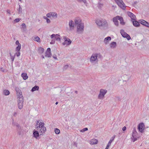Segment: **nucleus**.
Returning <instances> with one entry per match:
<instances>
[{
  "mask_svg": "<svg viewBox=\"0 0 149 149\" xmlns=\"http://www.w3.org/2000/svg\"><path fill=\"white\" fill-rule=\"evenodd\" d=\"M36 123L35 125V128L36 129L38 130L40 129L39 132L40 133V135H42L43 133L46 130V127L44 126V123L43 122L40 121V120H38L36 121Z\"/></svg>",
  "mask_w": 149,
  "mask_h": 149,
  "instance_id": "f257e3e1",
  "label": "nucleus"
},
{
  "mask_svg": "<svg viewBox=\"0 0 149 149\" xmlns=\"http://www.w3.org/2000/svg\"><path fill=\"white\" fill-rule=\"evenodd\" d=\"M95 22L99 26L104 27L108 25L107 22L105 19L102 20L97 19L96 21Z\"/></svg>",
  "mask_w": 149,
  "mask_h": 149,
  "instance_id": "f03ea898",
  "label": "nucleus"
},
{
  "mask_svg": "<svg viewBox=\"0 0 149 149\" xmlns=\"http://www.w3.org/2000/svg\"><path fill=\"white\" fill-rule=\"evenodd\" d=\"M107 92V90L103 89H100L99 94L98 96V98L100 100H103L104 97L105 95Z\"/></svg>",
  "mask_w": 149,
  "mask_h": 149,
  "instance_id": "7ed1b4c3",
  "label": "nucleus"
},
{
  "mask_svg": "<svg viewBox=\"0 0 149 149\" xmlns=\"http://www.w3.org/2000/svg\"><path fill=\"white\" fill-rule=\"evenodd\" d=\"M118 6L123 10L125 9V5L122 0H114Z\"/></svg>",
  "mask_w": 149,
  "mask_h": 149,
  "instance_id": "20e7f679",
  "label": "nucleus"
},
{
  "mask_svg": "<svg viewBox=\"0 0 149 149\" xmlns=\"http://www.w3.org/2000/svg\"><path fill=\"white\" fill-rule=\"evenodd\" d=\"M84 26L83 24H79L77 25V32L79 33H82L84 30Z\"/></svg>",
  "mask_w": 149,
  "mask_h": 149,
  "instance_id": "39448f33",
  "label": "nucleus"
},
{
  "mask_svg": "<svg viewBox=\"0 0 149 149\" xmlns=\"http://www.w3.org/2000/svg\"><path fill=\"white\" fill-rule=\"evenodd\" d=\"M138 129L140 132L143 133L145 129V126L143 123H140L138 125Z\"/></svg>",
  "mask_w": 149,
  "mask_h": 149,
  "instance_id": "423d86ee",
  "label": "nucleus"
},
{
  "mask_svg": "<svg viewBox=\"0 0 149 149\" xmlns=\"http://www.w3.org/2000/svg\"><path fill=\"white\" fill-rule=\"evenodd\" d=\"M18 107L19 109H22L23 107V97L17 99Z\"/></svg>",
  "mask_w": 149,
  "mask_h": 149,
  "instance_id": "0eeeda50",
  "label": "nucleus"
},
{
  "mask_svg": "<svg viewBox=\"0 0 149 149\" xmlns=\"http://www.w3.org/2000/svg\"><path fill=\"white\" fill-rule=\"evenodd\" d=\"M120 33L123 37L126 38L128 40H129L131 39V38L130 36L126 33L125 32L124 30L121 29L120 30Z\"/></svg>",
  "mask_w": 149,
  "mask_h": 149,
  "instance_id": "6e6552de",
  "label": "nucleus"
},
{
  "mask_svg": "<svg viewBox=\"0 0 149 149\" xmlns=\"http://www.w3.org/2000/svg\"><path fill=\"white\" fill-rule=\"evenodd\" d=\"M63 39L65 40V41L64 42H63L62 43L63 45H65L66 44L67 45H70L71 44L72 41L67 37L64 36Z\"/></svg>",
  "mask_w": 149,
  "mask_h": 149,
  "instance_id": "1a4fd4ad",
  "label": "nucleus"
},
{
  "mask_svg": "<svg viewBox=\"0 0 149 149\" xmlns=\"http://www.w3.org/2000/svg\"><path fill=\"white\" fill-rule=\"evenodd\" d=\"M15 90L17 92V98H20L23 97L22 94V92L21 90L19 89L18 87H17L15 88Z\"/></svg>",
  "mask_w": 149,
  "mask_h": 149,
  "instance_id": "9d476101",
  "label": "nucleus"
},
{
  "mask_svg": "<svg viewBox=\"0 0 149 149\" xmlns=\"http://www.w3.org/2000/svg\"><path fill=\"white\" fill-rule=\"evenodd\" d=\"M46 16L49 18H50L52 17L54 18H56L57 17V15L55 12H50L47 14Z\"/></svg>",
  "mask_w": 149,
  "mask_h": 149,
  "instance_id": "9b49d317",
  "label": "nucleus"
},
{
  "mask_svg": "<svg viewBox=\"0 0 149 149\" xmlns=\"http://www.w3.org/2000/svg\"><path fill=\"white\" fill-rule=\"evenodd\" d=\"M139 138V136H138V133L137 132L136 133H134V134H132V136L131 138L133 142H134L136 141L137 139Z\"/></svg>",
  "mask_w": 149,
  "mask_h": 149,
  "instance_id": "f8f14e48",
  "label": "nucleus"
},
{
  "mask_svg": "<svg viewBox=\"0 0 149 149\" xmlns=\"http://www.w3.org/2000/svg\"><path fill=\"white\" fill-rule=\"evenodd\" d=\"M127 14L131 19V21L135 20H136V16L133 13L130 11L127 12Z\"/></svg>",
  "mask_w": 149,
  "mask_h": 149,
  "instance_id": "ddd939ff",
  "label": "nucleus"
},
{
  "mask_svg": "<svg viewBox=\"0 0 149 149\" xmlns=\"http://www.w3.org/2000/svg\"><path fill=\"white\" fill-rule=\"evenodd\" d=\"M139 22L143 25L149 28V23L146 21L141 19L139 20Z\"/></svg>",
  "mask_w": 149,
  "mask_h": 149,
  "instance_id": "4468645a",
  "label": "nucleus"
},
{
  "mask_svg": "<svg viewBox=\"0 0 149 149\" xmlns=\"http://www.w3.org/2000/svg\"><path fill=\"white\" fill-rule=\"evenodd\" d=\"M45 57H48L49 58L51 57L52 56L51 53V49L50 48H48L45 52Z\"/></svg>",
  "mask_w": 149,
  "mask_h": 149,
  "instance_id": "2eb2a0df",
  "label": "nucleus"
},
{
  "mask_svg": "<svg viewBox=\"0 0 149 149\" xmlns=\"http://www.w3.org/2000/svg\"><path fill=\"white\" fill-rule=\"evenodd\" d=\"M97 57L98 56L97 54H95L92 55L90 59V61L91 62H93L95 61L97 59Z\"/></svg>",
  "mask_w": 149,
  "mask_h": 149,
  "instance_id": "dca6fc26",
  "label": "nucleus"
},
{
  "mask_svg": "<svg viewBox=\"0 0 149 149\" xmlns=\"http://www.w3.org/2000/svg\"><path fill=\"white\" fill-rule=\"evenodd\" d=\"M51 38L52 39L54 38L57 40L61 41V38H60V35L58 34H52L51 35Z\"/></svg>",
  "mask_w": 149,
  "mask_h": 149,
  "instance_id": "f3484780",
  "label": "nucleus"
},
{
  "mask_svg": "<svg viewBox=\"0 0 149 149\" xmlns=\"http://www.w3.org/2000/svg\"><path fill=\"white\" fill-rule=\"evenodd\" d=\"M39 134L38 132L34 130L33 131V137L36 139H37L38 137L39 136Z\"/></svg>",
  "mask_w": 149,
  "mask_h": 149,
  "instance_id": "a211bd4d",
  "label": "nucleus"
},
{
  "mask_svg": "<svg viewBox=\"0 0 149 149\" xmlns=\"http://www.w3.org/2000/svg\"><path fill=\"white\" fill-rule=\"evenodd\" d=\"M117 17L118 18V20H119L120 21V24L123 25H124L125 24V22H124V20L123 18L119 16H117Z\"/></svg>",
  "mask_w": 149,
  "mask_h": 149,
  "instance_id": "6ab92c4d",
  "label": "nucleus"
},
{
  "mask_svg": "<svg viewBox=\"0 0 149 149\" xmlns=\"http://www.w3.org/2000/svg\"><path fill=\"white\" fill-rule=\"evenodd\" d=\"M118 19L117 16L113 18V21L114 23V24L117 26H118L119 25L118 22Z\"/></svg>",
  "mask_w": 149,
  "mask_h": 149,
  "instance_id": "aec40b11",
  "label": "nucleus"
},
{
  "mask_svg": "<svg viewBox=\"0 0 149 149\" xmlns=\"http://www.w3.org/2000/svg\"><path fill=\"white\" fill-rule=\"evenodd\" d=\"M69 25L70 30L73 29L74 27V22L72 20H70L69 21Z\"/></svg>",
  "mask_w": 149,
  "mask_h": 149,
  "instance_id": "412c9836",
  "label": "nucleus"
},
{
  "mask_svg": "<svg viewBox=\"0 0 149 149\" xmlns=\"http://www.w3.org/2000/svg\"><path fill=\"white\" fill-rule=\"evenodd\" d=\"M132 22L133 25L135 27H138L140 26V24L139 22H138L137 21H136V20L132 21Z\"/></svg>",
  "mask_w": 149,
  "mask_h": 149,
  "instance_id": "4be33fe9",
  "label": "nucleus"
},
{
  "mask_svg": "<svg viewBox=\"0 0 149 149\" xmlns=\"http://www.w3.org/2000/svg\"><path fill=\"white\" fill-rule=\"evenodd\" d=\"M111 40V37L110 36H108L105 38L104 42L106 44H107L109 43V41Z\"/></svg>",
  "mask_w": 149,
  "mask_h": 149,
  "instance_id": "5701e85b",
  "label": "nucleus"
},
{
  "mask_svg": "<svg viewBox=\"0 0 149 149\" xmlns=\"http://www.w3.org/2000/svg\"><path fill=\"white\" fill-rule=\"evenodd\" d=\"M116 46V43L115 42H111L110 44V47L111 48H114Z\"/></svg>",
  "mask_w": 149,
  "mask_h": 149,
  "instance_id": "b1692460",
  "label": "nucleus"
},
{
  "mask_svg": "<svg viewBox=\"0 0 149 149\" xmlns=\"http://www.w3.org/2000/svg\"><path fill=\"white\" fill-rule=\"evenodd\" d=\"M21 76L24 80H26L27 79L28 77V76L27 75L26 73H22Z\"/></svg>",
  "mask_w": 149,
  "mask_h": 149,
  "instance_id": "393cba45",
  "label": "nucleus"
},
{
  "mask_svg": "<svg viewBox=\"0 0 149 149\" xmlns=\"http://www.w3.org/2000/svg\"><path fill=\"white\" fill-rule=\"evenodd\" d=\"M39 89V86H38L36 85L32 88L31 91V92H33L36 91L38 90Z\"/></svg>",
  "mask_w": 149,
  "mask_h": 149,
  "instance_id": "a878e982",
  "label": "nucleus"
},
{
  "mask_svg": "<svg viewBox=\"0 0 149 149\" xmlns=\"http://www.w3.org/2000/svg\"><path fill=\"white\" fill-rule=\"evenodd\" d=\"M98 142V141L96 139H92L90 141L91 144L93 145L97 144Z\"/></svg>",
  "mask_w": 149,
  "mask_h": 149,
  "instance_id": "bb28decb",
  "label": "nucleus"
},
{
  "mask_svg": "<svg viewBox=\"0 0 149 149\" xmlns=\"http://www.w3.org/2000/svg\"><path fill=\"white\" fill-rule=\"evenodd\" d=\"M44 48L42 47H40L38 48V52L39 54H41L44 52Z\"/></svg>",
  "mask_w": 149,
  "mask_h": 149,
  "instance_id": "cd10ccee",
  "label": "nucleus"
},
{
  "mask_svg": "<svg viewBox=\"0 0 149 149\" xmlns=\"http://www.w3.org/2000/svg\"><path fill=\"white\" fill-rule=\"evenodd\" d=\"M74 22L75 25H78L79 24H81L82 23H80L81 22V21L79 19H75L74 20Z\"/></svg>",
  "mask_w": 149,
  "mask_h": 149,
  "instance_id": "c85d7f7f",
  "label": "nucleus"
},
{
  "mask_svg": "<svg viewBox=\"0 0 149 149\" xmlns=\"http://www.w3.org/2000/svg\"><path fill=\"white\" fill-rule=\"evenodd\" d=\"M10 91L7 90H4L3 91V94L5 95H8L10 94Z\"/></svg>",
  "mask_w": 149,
  "mask_h": 149,
  "instance_id": "c756f323",
  "label": "nucleus"
},
{
  "mask_svg": "<svg viewBox=\"0 0 149 149\" xmlns=\"http://www.w3.org/2000/svg\"><path fill=\"white\" fill-rule=\"evenodd\" d=\"M113 141V139H110L108 142L107 145L105 149H108L109 147L110 146L112 142Z\"/></svg>",
  "mask_w": 149,
  "mask_h": 149,
  "instance_id": "7c9ffc66",
  "label": "nucleus"
},
{
  "mask_svg": "<svg viewBox=\"0 0 149 149\" xmlns=\"http://www.w3.org/2000/svg\"><path fill=\"white\" fill-rule=\"evenodd\" d=\"M22 27L21 28V29H22L23 30V31H24L26 30V25L25 23H23L22 25Z\"/></svg>",
  "mask_w": 149,
  "mask_h": 149,
  "instance_id": "2f4dec72",
  "label": "nucleus"
},
{
  "mask_svg": "<svg viewBox=\"0 0 149 149\" xmlns=\"http://www.w3.org/2000/svg\"><path fill=\"white\" fill-rule=\"evenodd\" d=\"M19 8L18 9V14H20L22 12V9L20 5L19 4Z\"/></svg>",
  "mask_w": 149,
  "mask_h": 149,
  "instance_id": "473e14b6",
  "label": "nucleus"
},
{
  "mask_svg": "<svg viewBox=\"0 0 149 149\" xmlns=\"http://www.w3.org/2000/svg\"><path fill=\"white\" fill-rule=\"evenodd\" d=\"M21 48V45L20 44L18 45L17 47H16L15 49V51L17 52L19 51Z\"/></svg>",
  "mask_w": 149,
  "mask_h": 149,
  "instance_id": "72a5a7b5",
  "label": "nucleus"
},
{
  "mask_svg": "<svg viewBox=\"0 0 149 149\" xmlns=\"http://www.w3.org/2000/svg\"><path fill=\"white\" fill-rule=\"evenodd\" d=\"M55 133L56 134H58L60 133V130L59 129L57 128H55L54 130Z\"/></svg>",
  "mask_w": 149,
  "mask_h": 149,
  "instance_id": "f704fd0d",
  "label": "nucleus"
},
{
  "mask_svg": "<svg viewBox=\"0 0 149 149\" xmlns=\"http://www.w3.org/2000/svg\"><path fill=\"white\" fill-rule=\"evenodd\" d=\"M40 39V38L38 36H37L34 38V40L37 42H39Z\"/></svg>",
  "mask_w": 149,
  "mask_h": 149,
  "instance_id": "c9c22d12",
  "label": "nucleus"
},
{
  "mask_svg": "<svg viewBox=\"0 0 149 149\" xmlns=\"http://www.w3.org/2000/svg\"><path fill=\"white\" fill-rule=\"evenodd\" d=\"M20 52L19 51L17 52H16L14 55H15V56L16 55L18 57L20 55Z\"/></svg>",
  "mask_w": 149,
  "mask_h": 149,
  "instance_id": "e433bc0d",
  "label": "nucleus"
},
{
  "mask_svg": "<svg viewBox=\"0 0 149 149\" xmlns=\"http://www.w3.org/2000/svg\"><path fill=\"white\" fill-rule=\"evenodd\" d=\"M17 124L16 122H14V119L12 118V124L13 125L16 126V125Z\"/></svg>",
  "mask_w": 149,
  "mask_h": 149,
  "instance_id": "4c0bfd02",
  "label": "nucleus"
},
{
  "mask_svg": "<svg viewBox=\"0 0 149 149\" xmlns=\"http://www.w3.org/2000/svg\"><path fill=\"white\" fill-rule=\"evenodd\" d=\"M136 132H137L136 130V128L135 127H134L133 128L132 134H134V133H136Z\"/></svg>",
  "mask_w": 149,
  "mask_h": 149,
  "instance_id": "58836bf2",
  "label": "nucleus"
},
{
  "mask_svg": "<svg viewBox=\"0 0 149 149\" xmlns=\"http://www.w3.org/2000/svg\"><path fill=\"white\" fill-rule=\"evenodd\" d=\"M15 57V55H14V56L10 57L12 63H13V62L14 60V59Z\"/></svg>",
  "mask_w": 149,
  "mask_h": 149,
  "instance_id": "ea45409f",
  "label": "nucleus"
},
{
  "mask_svg": "<svg viewBox=\"0 0 149 149\" xmlns=\"http://www.w3.org/2000/svg\"><path fill=\"white\" fill-rule=\"evenodd\" d=\"M21 19L19 18H17L14 21L16 22H18Z\"/></svg>",
  "mask_w": 149,
  "mask_h": 149,
  "instance_id": "a19ab883",
  "label": "nucleus"
},
{
  "mask_svg": "<svg viewBox=\"0 0 149 149\" xmlns=\"http://www.w3.org/2000/svg\"><path fill=\"white\" fill-rule=\"evenodd\" d=\"M88 130V129L86 127L83 128L81 131V132H84L86 131H87Z\"/></svg>",
  "mask_w": 149,
  "mask_h": 149,
  "instance_id": "79ce46f5",
  "label": "nucleus"
},
{
  "mask_svg": "<svg viewBox=\"0 0 149 149\" xmlns=\"http://www.w3.org/2000/svg\"><path fill=\"white\" fill-rule=\"evenodd\" d=\"M68 67V65H65L64 66L63 68L64 69L66 70Z\"/></svg>",
  "mask_w": 149,
  "mask_h": 149,
  "instance_id": "37998d69",
  "label": "nucleus"
},
{
  "mask_svg": "<svg viewBox=\"0 0 149 149\" xmlns=\"http://www.w3.org/2000/svg\"><path fill=\"white\" fill-rule=\"evenodd\" d=\"M98 4H99V8H101L103 6V4L100 3H98Z\"/></svg>",
  "mask_w": 149,
  "mask_h": 149,
  "instance_id": "c03bdc74",
  "label": "nucleus"
},
{
  "mask_svg": "<svg viewBox=\"0 0 149 149\" xmlns=\"http://www.w3.org/2000/svg\"><path fill=\"white\" fill-rule=\"evenodd\" d=\"M0 70L1 71L3 72H4L5 71V70L3 68L1 67L0 68Z\"/></svg>",
  "mask_w": 149,
  "mask_h": 149,
  "instance_id": "a18cd8bd",
  "label": "nucleus"
},
{
  "mask_svg": "<svg viewBox=\"0 0 149 149\" xmlns=\"http://www.w3.org/2000/svg\"><path fill=\"white\" fill-rule=\"evenodd\" d=\"M46 21L47 23H49L51 22L50 20L48 18H47V19L46 20Z\"/></svg>",
  "mask_w": 149,
  "mask_h": 149,
  "instance_id": "49530a36",
  "label": "nucleus"
},
{
  "mask_svg": "<svg viewBox=\"0 0 149 149\" xmlns=\"http://www.w3.org/2000/svg\"><path fill=\"white\" fill-rule=\"evenodd\" d=\"M53 58H54L55 59H57V58L56 57V55H55V54L53 55Z\"/></svg>",
  "mask_w": 149,
  "mask_h": 149,
  "instance_id": "de8ad7c7",
  "label": "nucleus"
},
{
  "mask_svg": "<svg viewBox=\"0 0 149 149\" xmlns=\"http://www.w3.org/2000/svg\"><path fill=\"white\" fill-rule=\"evenodd\" d=\"M15 44L16 45H19L20 44L18 40H17L15 42Z\"/></svg>",
  "mask_w": 149,
  "mask_h": 149,
  "instance_id": "09e8293b",
  "label": "nucleus"
},
{
  "mask_svg": "<svg viewBox=\"0 0 149 149\" xmlns=\"http://www.w3.org/2000/svg\"><path fill=\"white\" fill-rule=\"evenodd\" d=\"M126 127L125 126H124L122 128V130L123 131H124L126 130Z\"/></svg>",
  "mask_w": 149,
  "mask_h": 149,
  "instance_id": "8fccbe9b",
  "label": "nucleus"
},
{
  "mask_svg": "<svg viewBox=\"0 0 149 149\" xmlns=\"http://www.w3.org/2000/svg\"><path fill=\"white\" fill-rule=\"evenodd\" d=\"M55 43V41L52 40V41L50 42L51 44H54Z\"/></svg>",
  "mask_w": 149,
  "mask_h": 149,
  "instance_id": "3c124183",
  "label": "nucleus"
},
{
  "mask_svg": "<svg viewBox=\"0 0 149 149\" xmlns=\"http://www.w3.org/2000/svg\"><path fill=\"white\" fill-rule=\"evenodd\" d=\"M16 126L17 127H18L19 128V127L20 128L19 125L18 123L16 125Z\"/></svg>",
  "mask_w": 149,
  "mask_h": 149,
  "instance_id": "603ef678",
  "label": "nucleus"
},
{
  "mask_svg": "<svg viewBox=\"0 0 149 149\" xmlns=\"http://www.w3.org/2000/svg\"><path fill=\"white\" fill-rule=\"evenodd\" d=\"M6 11L8 13L10 14V10H8Z\"/></svg>",
  "mask_w": 149,
  "mask_h": 149,
  "instance_id": "864d4df0",
  "label": "nucleus"
},
{
  "mask_svg": "<svg viewBox=\"0 0 149 149\" xmlns=\"http://www.w3.org/2000/svg\"><path fill=\"white\" fill-rule=\"evenodd\" d=\"M82 2H83L85 3H86V0H82Z\"/></svg>",
  "mask_w": 149,
  "mask_h": 149,
  "instance_id": "5fc2aeb1",
  "label": "nucleus"
},
{
  "mask_svg": "<svg viewBox=\"0 0 149 149\" xmlns=\"http://www.w3.org/2000/svg\"><path fill=\"white\" fill-rule=\"evenodd\" d=\"M97 56H98V57L99 58V57H100L101 56H102L100 54H97Z\"/></svg>",
  "mask_w": 149,
  "mask_h": 149,
  "instance_id": "6e6d98bb",
  "label": "nucleus"
},
{
  "mask_svg": "<svg viewBox=\"0 0 149 149\" xmlns=\"http://www.w3.org/2000/svg\"><path fill=\"white\" fill-rule=\"evenodd\" d=\"M116 98H117V99L118 100H119V101H120V97H116Z\"/></svg>",
  "mask_w": 149,
  "mask_h": 149,
  "instance_id": "4d7b16f0",
  "label": "nucleus"
},
{
  "mask_svg": "<svg viewBox=\"0 0 149 149\" xmlns=\"http://www.w3.org/2000/svg\"><path fill=\"white\" fill-rule=\"evenodd\" d=\"M115 136H113V137H112V138L111 139H113V141L115 138Z\"/></svg>",
  "mask_w": 149,
  "mask_h": 149,
  "instance_id": "13d9d810",
  "label": "nucleus"
},
{
  "mask_svg": "<svg viewBox=\"0 0 149 149\" xmlns=\"http://www.w3.org/2000/svg\"><path fill=\"white\" fill-rule=\"evenodd\" d=\"M17 113L16 112H15L14 113L13 115H14V116H15L16 115H17Z\"/></svg>",
  "mask_w": 149,
  "mask_h": 149,
  "instance_id": "bf43d9fd",
  "label": "nucleus"
},
{
  "mask_svg": "<svg viewBox=\"0 0 149 149\" xmlns=\"http://www.w3.org/2000/svg\"><path fill=\"white\" fill-rule=\"evenodd\" d=\"M138 3V2L137 1H135L134 3V4H136Z\"/></svg>",
  "mask_w": 149,
  "mask_h": 149,
  "instance_id": "052dcab7",
  "label": "nucleus"
},
{
  "mask_svg": "<svg viewBox=\"0 0 149 149\" xmlns=\"http://www.w3.org/2000/svg\"><path fill=\"white\" fill-rule=\"evenodd\" d=\"M48 17H46L45 16H44V18L45 19H46V20H47V18H47Z\"/></svg>",
  "mask_w": 149,
  "mask_h": 149,
  "instance_id": "680f3d73",
  "label": "nucleus"
},
{
  "mask_svg": "<svg viewBox=\"0 0 149 149\" xmlns=\"http://www.w3.org/2000/svg\"><path fill=\"white\" fill-rule=\"evenodd\" d=\"M77 1L79 2H82V0H77Z\"/></svg>",
  "mask_w": 149,
  "mask_h": 149,
  "instance_id": "e2e57ef3",
  "label": "nucleus"
},
{
  "mask_svg": "<svg viewBox=\"0 0 149 149\" xmlns=\"http://www.w3.org/2000/svg\"><path fill=\"white\" fill-rule=\"evenodd\" d=\"M9 54H10V57H11V56H12V54H11V52H10V53H9Z\"/></svg>",
  "mask_w": 149,
  "mask_h": 149,
  "instance_id": "0e129e2a",
  "label": "nucleus"
},
{
  "mask_svg": "<svg viewBox=\"0 0 149 149\" xmlns=\"http://www.w3.org/2000/svg\"><path fill=\"white\" fill-rule=\"evenodd\" d=\"M75 93H76V94H77L78 93V91H75Z\"/></svg>",
  "mask_w": 149,
  "mask_h": 149,
  "instance_id": "69168bd1",
  "label": "nucleus"
},
{
  "mask_svg": "<svg viewBox=\"0 0 149 149\" xmlns=\"http://www.w3.org/2000/svg\"><path fill=\"white\" fill-rule=\"evenodd\" d=\"M42 57L43 58H44V56L43 55L42 56Z\"/></svg>",
  "mask_w": 149,
  "mask_h": 149,
  "instance_id": "338daca9",
  "label": "nucleus"
},
{
  "mask_svg": "<svg viewBox=\"0 0 149 149\" xmlns=\"http://www.w3.org/2000/svg\"><path fill=\"white\" fill-rule=\"evenodd\" d=\"M58 102H56V103H55V104L56 105H57L58 104Z\"/></svg>",
  "mask_w": 149,
  "mask_h": 149,
  "instance_id": "774afa93",
  "label": "nucleus"
}]
</instances>
